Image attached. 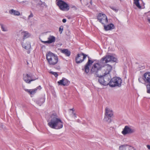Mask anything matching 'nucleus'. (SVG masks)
Masks as SVG:
<instances>
[{"mask_svg":"<svg viewBox=\"0 0 150 150\" xmlns=\"http://www.w3.org/2000/svg\"><path fill=\"white\" fill-rule=\"evenodd\" d=\"M74 116H75V117H76V114L75 113H74Z\"/></svg>","mask_w":150,"mask_h":150,"instance_id":"nucleus-38","label":"nucleus"},{"mask_svg":"<svg viewBox=\"0 0 150 150\" xmlns=\"http://www.w3.org/2000/svg\"><path fill=\"white\" fill-rule=\"evenodd\" d=\"M46 58L49 64L50 65L53 66L55 65L58 61V58L57 55L50 51L47 53Z\"/></svg>","mask_w":150,"mask_h":150,"instance_id":"nucleus-5","label":"nucleus"},{"mask_svg":"<svg viewBox=\"0 0 150 150\" xmlns=\"http://www.w3.org/2000/svg\"><path fill=\"white\" fill-rule=\"evenodd\" d=\"M134 3L136 5V6L139 8H141V6H140L139 3V1L140 0H133Z\"/></svg>","mask_w":150,"mask_h":150,"instance_id":"nucleus-23","label":"nucleus"},{"mask_svg":"<svg viewBox=\"0 0 150 150\" xmlns=\"http://www.w3.org/2000/svg\"><path fill=\"white\" fill-rule=\"evenodd\" d=\"M62 21L63 23H65L67 21V20H66V19H63L62 20Z\"/></svg>","mask_w":150,"mask_h":150,"instance_id":"nucleus-35","label":"nucleus"},{"mask_svg":"<svg viewBox=\"0 0 150 150\" xmlns=\"http://www.w3.org/2000/svg\"><path fill=\"white\" fill-rule=\"evenodd\" d=\"M90 4H91V5H92V0L90 1Z\"/></svg>","mask_w":150,"mask_h":150,"instance_id":"nucleus-37","label":"nucleus"},{"mask_svg":"<svg viewBox=\"0 0 150 150\" xmlns=\"http://www.w3.org/2000/svg\"><path fill=\"white\" fill-rule=\"evenodd\" d=\"M107 67L105 72L103 75H100L99 76L98 82L101 85L104 86H106L109 84V81L111 79L110 72L112 69V66L109 64H107Z\"/></svg>","mask_w":150,"mask_h":150,"instance_id":"nucleus-2","label":"nucleus"},{"mask_svg":"<svg viewBox=\"0 0 150 150\" xmlns=\"http://www.w3.org/2000/svg\"><path fill=\"white\" fill-rule=\"evenodd\" d=\"M64 27L62 25L59 28V31L60 33L61 34L63 31Z\"/></svg>","mask_w":150,"mask_h":150,"instance_id":"nucleus-27","label":"nucleus"},{"mask_svg":"<svg viewBox=\"0 0 150 150\" xmlns=\"http://www.w3.org/2000/svg\"><path fill=\"white\" fill-rule=\"evenodd\" d=\"M63 122L61 119L58 117L56 113H53L50 117L48 125L51 128L57 129L62 128L63 127Z\"/></svg>","mask_w":150,"mask_h":150,"instance_id":"nucleus-3","label":"nucleus"},{"mask_svg":"<svg viewBox=\"0 0 150 150\" xmlns=\"http://www.w3.org/2000/svg\"><path fill=\"white\" fill-rule=\"evenodd\" d=\"M21 34L23 35V41L30 36V34L27 31L22 32Z\"/></svg>","mask_w":150,"mask_h":150,"instance_id":"nucleus-20","label":"nucleus"},{"mask_svg":"<svg viewBox=\"0 0 150 150\" xmlns=\"http://www.w3.org/2000/svg\"><path fill=\"white\" fill-rule=\"evenodd\" d=\"M25 91L28 93L30 95H33L36 93L37 91V89H25Z\"/></svg>","mask_w":150,"mask_h":150,"instance_id":"nucleus-21","label":"nucleus"},{"mask_svg":"<svg viewBox=\"0 0 150 150\" xmlns=\"http://www.w3.org/2000/svg\"><path fill=\"white\" fill-rule=\"evenodd\" d=\"M147 147L149 149H150V145H147Z\"/></svg>","mask_w":150,"mask_h":150,"instance_id":"nucleus-36","label":"nucleus"},{"mask_svg":"<svg viewBox=\"0 0 150 150\" xmlns=\"http://www.w3.org/2000/svg\"><path fill=\"white\" fill-rule=\"evenodd\" d=\"M50 73L54 75L56 77H57L58 76V74L56 72L51 71Z\"/></svg>","mask_w":150,"mask_h":150,"instance_id":"nucleus-28","label":"nucleus"},{"mask_svg":"<svg viewBox=\"0 0 150 150\" xmlns=\"http://www.w3.org/2000/svg\"><path fill=\"white\" fill-rule=\"evenodd\" d=\"M117 59L113 56L110 55H106L103 57L100 60V63H107L109 62L112 61L113 62H117Z\"/></svg>","mask_w":150,"mask_h":150,"instance_id":"nucleus-10","label":"nucleus"},{"mask_svg":"<svg viewBox=\"0 0 150 150\" xmlns=\"http://www.w3.org/2000/svg\"><path fill=\"white\" fill-rule=\"evenodd\" d=\"M138 80L139 82L146 84V93L150 94V72L145 73L142 77L139 78Z\"/></svg>","mask_w":150,"mask_h":150,"instance_id":"nucleus-4","label":"nucleus"},{"mask_svg":"<svg viewBox=\"0 0 150 150\" xmlns=\"http://www.w3.org/2000/svg\"><path fill=\"white\" fill-rule=\"evenodd\" d=\"M135 130L132 128L129 127L128 126H125L124 128L123 129L122 131V134L125 135L127 134H131L135 132Z\"/></svg>","mask_w":150,"mask_h":150,"instance_id":"nucleus-13","label":"nucleus"},{"mask_svg":"<svg viewBox=\"0 0 150 150\" xmlns=\"http://www.w3.org/2000/svg\"><path fill=\"white\" fill-rule=\"evenodd\" d=\"M81 57L79 58V59H78L79 60H80V59H81Z\"/></svg>","mask_w":150,"mask_h":150,"instance_id":"nucleus-39","label":"nucleus"},{"mask_svg":"<svg viewBox=\"0 0 150 150\" xmlns=\"http://www.w3.org/2000/svg\"><path fill=\"white\" fill-rule=\"evenodd\" d=\"M122 82V80L119 77H115L111 79L108 85L111 87L116 86L120 87L121 86Z\"/></svg>","mask_w":150,"mask_h":150,"instance_id":"nucleus-7","label":"nucleus"},{"mask_svg":"<svg viewBox=\"0 0 150 150\" xmlns=\"http://www.w3.org/2000/svg\"><path fill=\"white\" fill-rule=\"evenodd\" d=\"M128 146V145L127 144L122 145L119 146V149H121L123 150V148H126Z\"/></svg>","mask_w":150,"mask_h":150,"instance_id":"nucleus-25","label":"nucleus"},{"mask_svg":"<svg viewBox=\"0 0 150 150\" xmlns=\"http://www.w3.org/2000/svg\"><path fill=\"white\" fill-rule=\"evenodd\" d=\"M113 112L112 110L108 108L105 110V116L103 120L108 123H110L112 121V117L113 115Z\"/></svg>","mask_w":150,"mask_h":150,"instance_id":"nucleus-9","label":"nucleus"},{"mask_svg":"<svg viewBox=\"0 0 150 150\" xmlns=\"http://www.w3.org/2000/svg\"><path fill=\"white\" fill-rule=\"evenodd\" d=\"M61 52L65 54L66 56L69 57L71 54V52L68 50L67 49H64L62 50L61 49Z\"/></svg>","mask_w":150,"mask_h":150,"instance_id":"nucleus-18","label":"nucleus"},{"mask_svg":"<svg viewBox=\"0 0 150 150\" xmlns=\"http://www.w3.org/2000/svg\"><path fill=\"white\" fill-rule=\"evenodd\" d=\"M104 66L99 63H97L93 64L91 70V74L94 75L96 77H99L100 75L98 74V72L100 71L102 68Z\"/></svg>","mask_w":150,"mask_h":150,"instance_id":"nucleus-6","label":"nucleus"},{"mask_svg":"<svg viewBox=\"0 0 150 150\" xmlns=\"http://www.w3.org/2000/svg\"><path fill=\"white\" fill-rule=\"evenodd\" d=\"M104 29L105 31L108 30H111L115 28V27L114 24L111 23L107 25H106L104 24Z\"/></svg>","mask_w":150,"mask_h":150,"instance_id":"nucleus-16","label":"nucleus"},{"mask_svg":"<svg viewBox=\"0 0 150 150\" xmlns=\"http://www.w3.org/2000/svg\"><path fill=\"white\" fill-rule=\"evenodd\" d=\"M9 12L10 14L14 16H18L20 15V13L19 11L15 10L13 9L9 10Z\"/></svg>","mask_w":150,"mask_h":150,"instance_id":"nucleus-17","label":"nucleus"},{"mask_svg":"<svg viewBox=\"0 0 150 150\" xmlns=\"http://www.w3.org/2000/svg\"><path fill=\"white\" fill-rule=\"evenodd\" d=\"M30 53V51H28L27 52V53L28 54H29V53Z\"/></svg>","mask_w":150,"mask_h":150,"instance_id":"nucleus-40","label":"nucleus"},{"mask_svg":"<svg viewBox=\"0 0 150 150\" xmlns=\"http://www.w3.org/2000/svg\"><path fill=\"white\" fill-rule=\"evenodd\" d=\"M57 5L60 10L62 11H68L69 9V5L62 0H56Z\"/></svg>","mask_w":150,"mask_h":150,"instance_id":"nucleus-8","label":"nucleus"},{"mask_svg":"<svg viewBox=\"0 0 150 150\" xmlns=\"http://www.w3.org/2000/svg\"><path fill=\"white\" fill-rule=\"evenodd\" d=\"M23 80L26 83H30L31 81L38 79L34 78L31 73L23 74Z\"/></svg>","mask_w":150,"mask_h":150,"instance_id":"nucleus-11","label":"nucleus"},{"mask_svg":"<svg viewBox=\"0 0 150 150\" xmlns=\"http://www.w3.org/2000/svg\"><path fill=\"white\" fill-rule=\"evenodd\" d=\"M55 68L58 70L59 69H60V67L59 66H56L55 67Z\"/></svg>","mask_w":150,"mask_h":150,"instance_id":"nucleus-32","label":"nucleus"},{"mask_svg":"<svg viewBox=\"0 0 150 150\" xmlns=\"http://www.w3.org/2000/svg\"><path fill=\"white\" fill-rule=\"evenodd\" d=\"M110 8L112 9L113 11H114L116 12H117L118 11V9L116 8V7H115L110 6Z\"/></svg>","mask_w":150,"mask_h":150,"instance_id":"nucleus-26","label":"nucleus"},{"mask_svg":"<svg viewBox=\"0 0 150 150\" xmlns=\"http://www.w3.org/2000/svg\"><path fill=\"white\" fill-rule=\"evenodd\" d=\"M87 57L88 58V61L85 65L84 68L82 70H84L85 73L86 74H88L89 71L90 66L92 65L95 60H91V58L88 55L81 52L80 54H78L76 56L75 61L76 63L77 64L81 63Z\"/></svg>","mask_w":150,"mask_h":150,"instance_id":"nucleus-1","label":"nucleus"},{"mask_svg":"<svg viewBox=\"0 0 150 150\" xmlns=\"http://www.w3.org/2000/svg\"><path fill=\"white\" fill-rule=\"evenodd\" d=\"M70 82L66 78L63 77L61 80L57 82L59 85L67 86L70 84Z\"/></svg>","mask_w":150,"mask_h":150,"instance_id":"nucleus-14","label":"nucleus"},{"mask_svg":"<svg viewBox=\"0 0 150 150\" xmlns=\"http://www.w3.org/2000/svg\"><path fill=\"white\" fill-rule=\"evenodd\" d=\"M98 20L103 25H104L105 23H107L108 22V21L107 16L105 14L100 13L98 16Z\"/></svg>","mask_w":150,"mask_h":150,"instance_id":"nucleus-12","label":"nucleus"},{"mask_svg":"<svg viewBox=\"0 0 150 150\" xmlns=\"http://www.w3.org/2000/svg\"><path fill=\"white\" fill-rule=\"evenodd\" d=\"M48 40L50 44L55 41V38L53 36L50 35L48 38Z\"/></svg>","mask_w":150,"mask_h":150,"instance_id":"nucleus-22","label":"nucleus"},{"mask_svg":"<svg viewBox=\"0 0 150 150\" xmlns=\"http://www.w3.org/2000/svg\"><path fill=\"white\" fill-rule=\"evenodd\" d=\"M73 7H75V8H76V7H75V6H74Z\"/></svg>","mask_w":150,"mask_h":150,"instance_id":"nucleus-45","label":"nucleus"},{"mask_svg":"<svg viewBox=\"0 0 150 150\" xmlns=\"http://www.w3.org/2000/svg\"><path fill=\"white\" fill-rule=\"evenodd\" d=\"M35 89H37V90L38 89L40 90V89H41V87L40 86H38L36 88H35Z\"/></svg>","mask_w":150,"mask_h":150,"instance_id":"nucleus-34","label":"nucleus"},{"mask_svg":"<svg viewBox=\"0 0 150 150\" xmlns=\"http://www.w3.org/2000/svg\"><path fill=\"white\" fill-rule=\"evenodd\" d=\"M77 121L78 122H79V120H78Z\"/></svg>","mask_w":150,"mask_h":150,"instance_id":"nucleus-44","label":"nucleus"},{"mask_svg":"<svg viewBox=\"0 0 150 150\" xmlns=\"http://www.w3.org/2000/svg\"><path fill=\"white\" fill-rule=\"evenodd\" d=\"M1 29L2 31L4 32H6L8 31L7 27L2 24H1Z\"/></svg>","mask_w":150,"mask_h":150,"instance_id":"nucleus-24","label":"nucleus"},{"mask_svg":"<svg viewBox=\"0 0 150 150\" xmlns=\"http://www.w3.org/2000/svg\"><path fill=\"white\" fill-rule=\"evenodd\" d=\"M21 44L22 47L26 50L28 49L31 47L30 43L28 42H26L25 43L22 42Z\"/></svg>","mask_w":150,"mask_h":150,"instance_id":"nucleus-19","label":"nucleus"},{"mask_svg":"<svg viewBox=\"0 0 150 150\" xmlns=\"http://www.w3.org/2000/svg\"><path fill=\"white\" fill-rule=\"evenodd\" d=\"M33 16V15L32 13L31 12L30 14L28 16V20H29L30 19V18H32Z\"/></svg>","mask_w":150,"mask_h":150,"instance_id":"nucleus-29","label":"nucleus"},{"mask_svg":"<svg viewBox=\"0 0 150 150\" xmlns=\"http://www.w3.org/2000/svg\"><path fill=\"white\" fill-rule=\"evenodd\" d=\"M42 42H43V43H44L45 44H46V43H48V44H50L49 42V41L48 40L47 41H42Z\"/></svg>","mask_w":150,"mask_h":150,"instance_id":"nucleus-33","label":"nucleus"},{"mask_svg":"<svg viewBox=\"0 0 150 150\" xmlns=\"http://www.w3.org/2000/svg\"><path fill=\"white\" fill-rule=\"evenodd\" d=\"M71 110H72L73 111H74V110L73 108L71 109Z\"/></svg>","mask_w":150,"mask_h":150,"instance_id":"nucleus-41","label":"nucleus"},{"mask_svg":"<svg viewBox=\"0 0 150 150\" xmlns=\"http://www.w3.org/2000/svg\"><path fill=\"white\" fill-rule=\"evenodd\" d=\"M35 102L40 106L45 101V98L44 96L39 97L35 100Z\"/></svg>","mask_w":150,"mask_h":150,"instance_id":"nucleus-15","label":"nucleus"},{"mask_svg":"<svg viewBox=\"0 0 150 150\" xmlns=\"http://www.w3.org/2000/svg\"><path fill=\"white\" fill-rule=\"evenodd\" d=\"M55 136L56 135H52V136L54 137H55Z\"/></svg>","mask_w":150,"mask_h":150,"instance_id":"nucleus-42","label":"nucleus"},{"mask_svg":"<svg viewBox=\"0 0 150 150\" xmlns=\"http://www.w3.org/2000/svg\"><path fill=\"white\" fill-rule=\"evenodd\" d=\"M150 16V11L148 12V21L149 22V23H150V17H149V16Z\"/></svg>","mask_w":150,"mask_h":150,"instance_id":"nucleus-31","label":"nucleus"},{"mask_svg":"<svg viewBox=\"0 0 150 150\" xmlns=\"http://www.w3.org/2000/svg\"><path fill=\"white\" fill-rule=\"evenodd\" d=\"M3 125H2V124H1V125H0V127H1V126H2Z\"/></svg>","mask_w":150,"mask_h":150,"instance_id":"nucleus-43","label":"nucleus"},{"mask_svg":"<svg viewBox=\"0 0 150 150\" xmlns=\"http://www.w3.org/2000/svg\"><path fill=\"white\" fill-rule=\"evenodd\" d=\"M127 146H128V148L129 149L132 150V149H133L134 150H136L133 147L131 146L128 145Z\"/></svg>","mask_w":150,"mask_h":150,"instance_id":"nucleus-30","label":"nucleus"}]
</instances>
